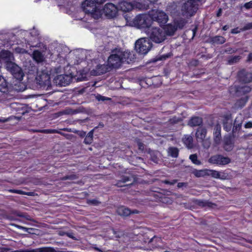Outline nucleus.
I'll return each mask as SVG.
<instances>
[{"mask_svg": "<svg viewBox=\"0 0 252 252\" xmlns=\"http://www.w3.org/2000/svg\"><path fill=\"white\" fill-rule=\"evenodd\" d=\"M251 91V89L250 87L248 86H245L242 88V91L244 93H247L250 92Z\"/></svg>", "mask_w": 252, "mask_h": 252, "instance_id": "54", "label": "nucleus"}, {"mask_svg": "<svg viewBox=\"0 0 252 252\" xmlns=\"http://www.w3.org/2000/svg\"><path fill=\"white\" fill-rule=\"evenodd\" d=\"M15 50L16 52H17L18 53L24 54V53H27V51H26L25 49H24L23 48H20V47L16 48Z\"/></svg>", "mask_w": 252, "mask_h": 252, "instance_id": "48", "label": "nucleus"}, {"mask_svg": "<svg viewBox=\"0 0 252 252\" xmlns=\"http://www.w3.org/2000/svg\"><path fill=\"white\" fill-rule=\"evenodd\" d=\"M221 13H222V10L221 8H220L217 12V16L218 17H220L221 14Z\"/></svg>", "mask_w": 252, "mask_h": 252, "instance_id": "61", "label": "nucleus"}, {"mask_svg": "<svg viewBox=\"0 0 252 252\" xmlns=\"http://www.w3.org/2000/svg\"><path fill=\"white\" fill-rule=\"evenodd\" d=\"M211 42L214 44H221L225 42V39L222 36H215L211 38Z\"/></svg>", "mask_w": 252, "mask_h": 252, "instance_id": "30", "label": "nucleus"}, {"mask_svg": "<svg viewBox=\"0 0 252 252\" xmlns=\"http://www.w3.org/2000/svg\"><path fill=\"white\" fill-rule=\"evenodd\" d=\"M163 182L166 184H169V185H174L176 182H177V180H172V181H169L168 180H164L163 181Z\"/></svg>", "mask_w": 252, "mask_h": 252, "instance_id": "52", "label": "nucleus"}, {"mask_svg": "<svg viewBox=\"0 0 252 252\" xmlns=\"http://www.w3.org/2000/svg\"><path fill=\"white\" fill-rule=\"evenodd\" d=\"M77 178V177L75 174H71L69 175H67L63 178V179L64 180H73Z\"/></svg>", "mask_w": 252, "mask_h": 252, "instance_id": "43", "label": "nucleus"}, {"mask_svg": "<svg viewBox=\"0 0 252 252\" xmlns=\"http://www.w3.org/2000/svg\"><path fill=\"white\" fill-rule=\"evenodd\" d=\"M240 56H229L226 60V64L227 65H233L238 63L241 60Z\"/></svg>", "mask_w": 252, "mask_h": 252, "instance_id": "24", "label": "nucleus"}, {"mask_svg": "<svg viewBox=\"0 0 252 252\" xmlns=\"http://www.w3.org/2000/svg\"><path fill=\"white\" fill-rule=\"evenodd\" d=\"M207 175L216 178L224 180L226 178V175L223 173L220 172L216 170L207 169Z\"/></svg>", "mask_w": 252, "mask_h": 252, "instance_id": "20", "label": "nucleus"}, {"mask_svg": "<svg viewBox=\"0 0 252 252\" xmlns=\"http://www.w3.org/2000/svg\"><path fill=\"white\" fill-rule=\"evenodd\" d=\"M152 43L147 38H141L135 44V49L137 52L142 55L146 54L151 49Z\"/></svg>", "mask_w": 252, "mask_h": 252, "instance_id": "6", "label": "nucleus"}, {"mask_svg": "<svg viewBox=\"0 0 252 252\" xmlns=\"http://www.w3.org/2000/svg\"><path fill=\"white\" fill-rule=\"evenodd\" d=\"M199 142L202 143V147L206 149H208L211 145V141L210 137L205 138Z\"/></svg>", "mask_w": 252, "mask_h": 252, "instance_id": "36", "label": "nucleus"}, {"mask_svg": "<svg viewBox=\"0 0 252 252\" xmlns=\"http://www.w3.org/2000/svg\"><path fill=\"white\" fill-rule=\"evenodd\" d=\"M189 158L191 160L192 162L196 165H200L201 162L198 159L197 156L196 154H192L189 156Z\"/></svg>", "mask_w": 252, "mask_h": 252, "instance_id": "39", "label": "nucleus"}, {"mask_svg": "<svg viewBox=\"0 0 252 252\" xmlns=\"http://www.w3.org/2000/svg\"><path fill=\"white\" fill-rule=\"evenodd\" d=\"M117 212L121 216L127 217L130 214H138L139 212L137 210H131L125 206H121L118 208Z\"/></svg>", "mask_w": 252, "mask_h": 252, "instance_id": "17", "label": "nucleus"}, {"mask_svg": "<svg viewBox=\"0 0 252 252\" xmlns=\"http://www.w3.org/2000/svg\"><path fill=\"white\" fill-rule=\"evenodd\" d=\"M207 133V129L204 127H198L195 133V137L198 142L203 140L206 138V135Z\"/></svg>", "mask_w": 252, "mask_h": 252, "instance_id": "18", "label": "nucleus"}, {"mask_svg": "<svg viewBox=\"0 0 252 252\" xmlns=\"http://www.w3.org/2000/svg\"><path fill=\"white\" fill-rule=\"evenodd\" d=\"M8 83L4 77L0 75V92L5 93L7 91Z\"/></svg>", "mask_w": 252, "mask_h": 252, "instance_id": "29", "label": "nucleus"}, {"mask_svg": "<svg viewBox=\"0 0 252 252\" xmlns=\"http://www.w3.org/2000/svg\"><path fill=\"white\" fill-rule=\"evenodd\" d=\"M144 0H133V5L134 6H135L136 8H138L139 9H142L143 7V6L142 5V3Z\"/></svg>", "mask_w": 252, "mask_h": 252, "instance_id": "42", "label": "nucleus"}, {"mask_svg": "<svg viewBox=\"0 0 252 252\" xmlns=\"http://www.w3.org/2000/svg\"><path fill=\"white\" fill-rule=\"evenodd\" d=\"M247 100H248L247 96H245L244 97L241 98L240 99H239V100H238L236 102V103H235V106L236 107L241 108L245 105Z\"/></svg>", "mask_w": 252, "mask_h": 252, "instance_id": "38", "label": "nucleus"}, {"mask_svg": "<svg viewBox=\"0 0 252 252\" xmlns=\"http://www.w3.org/2000/svg\"><path fill=\"white\" fill-rule=\"evenodd\" d=\"M248 60L249 61H252V53L249 54L248 56Z\"/></svg>", "mask_w": 252, "mask_h": 252, "instance_id": "62", "label": "nucleus"}, {"mask_svg": "<svg viewBox=\"0 0 252 252\" xmlns=\"http://www.w3.org/2000/svg\"><path fill=\"white\" fill-rule=\"evenodd\" d=\"M236 52H237V49H234L230 47L225 49L224 51V53H228V54H230L235 53Z\"/></svg>", "mask_w": 252, "mask_h": 252, "instance_id": "45", "label": "nucleus"}, {"mask_svg": "<svg viewBox=\"0 0 252 252\" xmlns=\"http://www.w3.org/2000/svg\"><path fill=\"white\" fill-rule=\"evenodd\" d=\"M4 67L7 71L11 73L15 78L20 81L23 79L24 73L22 68L16 64L14 62L8 63Z\"/></svg>", "mask_w": 252, "mask_h": 252, "instance_id": "8", "label": "nucleus"}, {"mask_svg": "<svg viewBox=\"0 0 252 252\" xmlns=\"http://www.w3.org/2000/svg\"><path fill=\"white\" fill-rule=\"evenodd\" d=\"M150 14L152 21H157L159 23L165 24L168 20V15L161 10H152Z\"/></svg>", "mask_w": 252, "mask_h": 252, "instance_id": "9", "label": "nucleus"}, {"mask_svg": "<svg viewBox=\"0 0 252 252\" xmlns=\"http://www.w3.org/2000/svg\"><path fill=\"white\" fill-rule=\"evenodd\" d=\"M131 180V178L128 176H123L122 177L121 180L118 181L117 183L115 184L116 186L119 187H122L126 186V185H123V184L126 183L129 181ZM132 184V183H130L129 184L126 185V186H130Z\"/></svg>", "mask_w": 252, "mask_h": 252, "instance_id": "28", "label": "nucleus"}, {"mask_svg": "<svg viewBox=\"0 0 252 252\" xmlns=\"http://www.w3.org/2000/svg\"><path fill=\"white\" fill-rule=\"evenodd\" d=\"M168 154L173 158H177L179 155V150L176 147H170L168 150Z\"/></svg>", "mask_w": 252, "mask_h": 252, "instance_id": "34", "label": "nucleus"}, {"mask_svg": "<svg viewBox=\"0 0 252 252\" xmlns=\"http://www.w3.org/2000/svg\"><path fill=\"white\" fill-rule=\"evenodd\" d=\"M105 1V0H93L94 2L99 4L103 3Z\"/></svg>", "mask_w": 252, "mask_h": 252, "instance_id": "58", "label": "nucleus"}, {"mask_svg": "<svg viewBox=\"0 0 252 252\" xmlns=\"http://www.w3.org/2000/svg\"><path fill=\"white\" fill-rule=\"evenodd\" d=\"M33 59L38 63L42 62L44 60L42 54L38 50H35L33 53Z\"/></svg>", "mask_w": 252, "mask_h": 252, "instance_id": "31", "label": "nucleus"}, {"mask_svg": "<svg viewBox=\"0 0 252 252\" xmlns=\"http://www.w3.org/2000/svg\"><path fill=\"white\" fill-rule=\"evenodd\" d=\"M221 126L220 124H216L213 131V141L215 146L219 145L221 141Z\"/></svg>", "mask_w": 252, "mask_h": 252, "instance_id": "15", "label": "nucleus"}, {"mask_svg": "<svg viewBox=\"0 0 252 252\" xmlns=\"http://www.w3.org/2000/svg\"><path fill=\"white\" fill-rule=\"evenodd\" d=\"M151 16L147 14H140L133 20V24L138 28L149 27L152 24Z\"/></svg>", "mask_w": 252, "mask_h": 252, "instance_id": "7", "label": "nucleus"}, {"mask_svg": "<svg viewBox=\"0 0 252 252\" xmlns=\"http://www.w3.org/2000/svg\"><path fill=\"white\" fill-rule=\"evenodd\" d=\"M137 145L138 146V148L140 150L143 151L144 149V145L143 143L141 142L139 140L137 141Z\"/></svg>", "mask_w": 252, "mask_h": 252, "instance_id": "53", "label": "nucleus"}, {"mask_svg": "<svg viewBox=\"0 0 252 252\" xmlns=\"http://www.w3.org/2000/svg\"><path fill=\"white\" fill-rule=\"evenodd\" d=\"M181 121V119H180L179 118L175 117L170 119L169 121V123L172 124H177Z\"/></svg>", "mask_w": 252, "mask_h": 252, "instance_id": "44", "label": "nucleus"}, {"mask_svg": "<svg viewBox=\"0 0 252 252\" xmlns=\"http://www.w3.org/2000/svg\"><path fill=\"white\" fill-rule=\"evenodd\" d=\"M187 18H177L174 19L173 23L177 27V29H182L188 23Z\"/></svg>", "mask_w": 252, "mask_h": 252, "instance_id": "22", "label": "nucleus"}, {"mask_svg": "<svg viewBox=\"0 0 252 252\" xmlns=\"http://www.w3.org/2000/svg\"><path fill=\"white\" fill-rule=\"evenodd\" d=\"M245 127L246 128H252V122L249 121L245 124Z\"/></svg>", "mask_w": 252, "mask_h": 252, "instance_id": "55", "label": "nucleus"}, {"mask_svg": "<svg viewBox=\"0 0 252 252\" xmlns=\"http://www.w3.org/2000/svg\"><path fill=\"white\" fill-rule=\"evenodd\" d=\"M234 144L230 139H227L225 141L224 149L225 151L229 152L233 148Z\"/></svg>", "mask_w": 252, "mask_h": 252, "instance_id": "35", "label": "nucleus"}, {"mask_svg": "<svg viewBox=\"0 0 252 252\" xmlns=\"http://www.w3.org/2000/svg\"><path fill=\"white\" fill-rule=\"evenodd\" d=\"M91 52L90 51H82L81 52V54L82 55H85L86 56V59L87 60H91V59H89V57L88 56H90V54H91Z\"/></svg>", "mask_w": 252, "mask_h": 252, "instance_id": "47", "label": "nucleus"}, {"mask_svg": "<svg viewBox=\"0 0 252 252\" xmlns=\"http://www.w3.org/2000/svg\"><path fill=\"white\" fill-rule=\"evenodd\" d=\"M234 127L233 129V131L235 132V130H237L238 128H240L242 125V122L241 120H239V117H236L234 124Z\"/></svg>", "mask_w": 252, "mask_h": 252, "instance_id": "40", "label": "nucleus"}, {"mask_svg": "<svg viewBox=\"0 0 252 252\" xmlns=\"http://www.w3.org/2000/svg\"><path fill=\"white\" fill-rule=\"evenodd\" d=\"M95 98L98 101H105L106 100H111V98L110 97H106L104 96H102L99 94H97L94 95Z\"/></svg>", "mask_w": 252, "mask_h": 252, "instance_id": "41", "label": "nucleus"}, {"mask_svg": "<svg viewBox=\"0 0 252 252\" xmlns=\"http://www.w3.org/2000/svg\"><path fill=\"white\" fill-rule=\"evenodd\" d=\"M199 0H188L181 7V15L186 18L192 16L197 10V2Z\"/></svg>", "mask_w": 252, "mask_h": 252, "instance_id": "2", "label": "nucleus"}, {"mask_svg": "<svg viewBox=\"0 0 252 252\" xmlns=\"http://www.w3.org/2000/svg\"><path fill=\"white\" fill-rule=\"evenodd\" d=\"M183 141L189 149H191L193 147V138L191 135H185L183 138Z\"/></svg>", "mask_w": 252, "mask_h": 252, "instance_id": "25", "label": "nucleus"}, {"mask_svg": "<svg viewBox=\"0 0 252 252\" xmlns=\"http://www.w3.org/2000/svg\"><path fill=\"white\" fill-rule=\"evenodd\" d=\"M185 185H186V184L185 183H179L177 185V187L178 188H180Z\"/></svg>", "mask_w": 252, "mask_h": 252, "instance_id": "60", "label": "nucleus"}, {"mask_svg": "<svg viewBox=\"0 0 252 252\" xmlns=\"http://www.w3.org/2000/svg\"><path fill=\"white\" fill-rule=\"evenodd\" d=\"M119 7L123 11L126 12L132 9L134 5L130 2L126 1H122L119 3Z\"/></svg>", "mask_w": 252, "mask_h": 252, "instance_id": "23", "label": "nucleus"}, {"mask_svg": "<svg viewBox=\"0 0 252 252\" xmlns=\"http://www.w3.org/2000/svg\"><path fill=\"white\" fill-rule=\"evenodd\" d=\"M78 134L81 136V137H84L85 135H86V132L83 131H79V133H78Z\"/></svg>", "mask_w": 252, "mask_h": 252, "instance_id": "59", "label": "nucleus"}, {"mask_svg": "<svg viewBox=\"0 0 252 252\" xmlns=\"http://www.w3.org/2000/svg\"><path fill=\"white\" fill-rule=\"evenodd\" d=\"M85 76L83 75L81 77H71L69 75L62 74L57 76L54 79L55 83L57 85L60 86H65L70 84L72 80L76 81H82L85 80Z\"/></svg>", "mask_w": 252, "mask_h": 252, "instance_id": "5", "label": "nucleus"}, {"mask_svg": "<svg viewBox=\"0 0 252 252\" xmlns=\"http://www.w3.org/2000/svg\"><path fill=\"white\" fill-rule=\"evenodd\" d=\"M35 80L40 87L47 89L51 86L50 72L47 68L38 72Z\"/></svg>", "mask_w": 252, "mask_h": 252, "instance_id": "4", "label": "nucleus"}, {"mask_svg": "<svg viewBox=\"0 0 252 252\" xmlns=\"http://www.w3.org/2000/svg\"><path fill=\"white\" fill-rule=\"evenodd\" d=\"M8 191L11 193H15L19 194H24L25 193V191L19 189H10L8 190Z\"/></svg>", "mask_w": 252, "mask_h": 252, "instance_id": "46", "label": "nucleus"}, {"mask_svg": "<svg viewBox=\"0 0 252 252\" xmlns=\"http://www.w3.org/2000/svg\"><path fill=\"white\" fill-rule=\"evenodd\" d=\"M203 123V120L199 117H192L189 121L188 125L191 127L200 126Z\"/></svg>", "mask_w": 252, "mask_h": 252, "instance_id": "21", "label": "nucleus"}, {"mask_svg": "<svg viewBox=\"0 0 252 252\" xmlns=\"http://www.w3.org/2000/svg\"><path fill=\"white\" fill-rule=\"evenodd\" d=\"M163 30L164 32H165L166 36H172L174 35L177 30V27L175 26L173 22L165 25Z\"/></svg>", "mask_w": 252, "mask_h": 252, "instance_id": "19", "label": "nucleus"}, {"mask_svg": "<svg viewBox=\"0 0 252 252\" xmlns=\"http://www.w3.org/2000/svg\"><path fill=\"white\" fill-rule=\"evenodd\" d=\"M97 127H95L94 129L91 130L86 135L84 142L86 144H90L92 143L93 140V134L95 128H96Z\"/></svg>", "mask_w": 252, "mask_h": 252, "instance_id": "32", "label": "nucleus"}, {"mask_svg": "<svg viewBox=\"0 0 252 252\" xmlns=\"http://www.w3.org/2000/svg\"><path fill=\"white\" fill-rule=\"evenodd\" d=\"M121 57L117 50L113 51L108 59V65L113 68L119 67L122 63Z\"/></svg>", "mask_w": 252, "mask_h": 252, "instance_id": "10", "label": "nucleus"}, {"mask_svg": "<svg viewBox=\"0 0 252 252\" xmlns=\"http://www.w3.org/2000/svg\"><path fill=\"white\" fill-rule=\"evenodd\" d=\"M0 59L4 62V66L8 63H12L15 58L12 53L8 50H2L0 53Z\"/></svg>", "mask_w": 252, "mask_h": 252, "instance_id": "14", "label": "nucleus"}, {"mask_svg": "<svg viewBox=\"0 0 252 252\" xmlns=\"http://www.w3.org/2000/svg\"><path fill=\"white\" fill-rule=\"evenodd\" d=\"M229 28V26H227V25H225L222 28V30H224V31H226L227 30H228Z\"/></svg>", "mask_w": 252, "mask_h": 252, "instance_id": "64", "label": "nucleus"}, {"mask_svg": "<svg viewBox=\"0 0 252 252\" xmlns=\"http://www.w3.org/2000/svg\"><path fill=\"white\" fill-rule=\"evenodd\" d=\"M244 7L246 8L247 9H249L252 8V0L248 2H246L244 5Z\"/></svg>", "mask_w": 252, "mask_h": 252, "instance_id": "50", "label": "nucleus"}, {"mask_svg": "<svg viewBox=\"0 0 252 252\" xmlns=\"http://www.w3.org/2000/svg\"><path fill=\"white\" fill-rule=\"evenodd\" d=\"M167 11L173 16L177 15L178 9L176 3H169L167 7Z\"/></svg>", "mask_w": 252, "mask_h": 252, "instance_id": "26", "label": "nucleus"}, {"mask_svg": "<svg viewBox=\"0 0 252 252\" xmlns=\"http://www.w3.org/2000/svg\"><path fill=\"white\" fill-rule=\"evenodd\" d=\"M208 161L211 164L223 165L230 163V159L220 155H216L211 157Z\"/></svg>", "mask_w": 252, "mask_h": 252, "instance_id": "11", "label": "nucleus"}, {"mask_svg": "<svg viewBox=\"0 0 252 252\" xmlns=\"http://www.w3.org/2000/svg\"><path fill=\"white\" fill-rule=\"evenodd\" d=\"M94 1L92 0H85L82 3V8L83 11L94 19L97 20L101 17V10L96 7Z\"/></svg>", "mask_w": 252, "mask_h": 252, "instance_id": "1", "label": "nucleus"}, {"mask_svg": "<svg viewBox=\"0 0 252 252\" xmlns=\"http://www.w3.org/2000/svg\"><path fill=\"white\" fill-rule=\"evenodd\" d=\"M148 34L151 40L156 43H160L164 41L166 38V34L163 29L152 27L148 29Z\"/></svg>", "mask_w": 252, "mask_h": 252, "instance_id": "3", "label": "nucleus"}, {"mask_svg": "<svg viewBox=\"0 0 252 252\" xmlns=\"http://www.w3.org/2000/svg\"><path fill=\"white\" fill-rule=\"evenodd\" d=\"M103 11L106 17L112 18L117 15L118 8L112 3H107L105 5Z\"/></svg>", "mask_w": 252, "mask_h": 252, "instance_id": "12", "label": "nucleus"}, {"mask_svg": "<svg viewBox=\"0 0 252 252\" xmlns=\"http://www.w3.org/2000/svg\"><path fill=\"white\" fill-rule=\"evenodd\" d=\"M192 173L196 177H203L205 175H207V174H207V169L200 170H197L196 169H195L192 171Z\"/></svg>", "mask_w": 252, "mask_h": 252, "instance_id": "37", "label": "nucleus"}, {"mask_svg": "<svg viewBox=\"0 0 252 252\" xmlns=\"http://www.w3.org/2000/svg\"><path fill=\"white\" fill-rule=\"evenodd\" d=\"M44 131L48 133H58L57 130H56L55 129H46V130H44Z\"/></svg>", "mask_w": 252, "mask_h": 252, "instance_id": "56", "label": "nucleus"}, {"mask_svg": "<svg viewBox=\"0 0 252 252\" xmlns=\"http://www.w3.org/2000/svg\"><path fill=\"white\" fill-rule=\"evenodd\" d=\"M196 204L200 206V207H213L214 206H216V205L214 203H212L211 202L208 201H202V200H197L196 201Z\"/></svg>", "mask_w": 252, "mask_h": 252, "instance_id": "33", "label": "nucleus"}, {"mask_svg": "<svg viewBox=\"0 0 252 252\" xmlns=\"http://www.w3.org/2000/svg\"><path fill=\"white\" fill-rule=\"evenodd\" d=\"M169 57V56L168 54L160 56L157 58L156 61L164 60L167 59Z\"/></svg>", "mask_w": 252, "mask_h": 252, "instance_id": "49", "label": "nucleus"}, {"mask_svg": "<svg viewBox=\"0 0 252 252\" xmlns=\"http://www.w3.org/2000/svg\"><path fill=\"white\" fill-rule=\"evenodd\" d=\"M238 77L240 81L245 83H249L252 81V73L243 69L238 73Z\"/></svg>", "mask_w": 252, "mask_h": 252, "instance_id": "16", "label": "nucleus"}, {"mask_svg": "<svg viewBox=\"0 0 252 252\" xmlns=\"http://www.w3.org/2000/svg\"><path fill=\"white\" fill-rule=\"evenodd\" d=\"M42 252H55V250L52 249H44Z\"/></svg>", "mask_w": 252, "mask_h": 252, "instance_id": "57", "label": "nucleus"}, {"mask_svg": "<svg viewBox=\"0 0 252 252\" xmlns=\"http://www.w3.org/2000/svg\"><path fill=\"white\" fill-rule=\"evenodd\" d=\"M243 29L244 30H249L250 29H252V22L246 24L244 26Z\"/></svg>", "mask_w": 252, "mask_h": 252, "instance_id": "51", "label": "nucleus"}, {"mask_svg": "<svg viewBox=\"0 0 252 252\" xmlns=\"http://www.w3.org/2000/svg\"><path fill=\"white\" fill-rule=\"evenodd\" d=\"M117 51L123 63H130L135 59V55L133 54L132 52L129 51H123L120 50H117Z\"/></svg>", "mask_w": 252, "mask_h": 252, "instance_id": "13", "label": "nucleus"}, {"mask_svg": "<svg viewBox=\"0 0 252 252\" xmlns=\"http://www.w3.org/2000/svg\"><path fill=\"white\" fill-rule=\"evenodd\" d=\"M90 202L93 204H96L98 203V201L94 199L91 200Z\"/></svg>", "mask_w": 252, "mask_h": 252, "instance_id": "63", "label": "nucleus"}, {"mask_svg": "<svg viewBox=\"0 0 252 252\" xmlns=\"http://www.w3.org/2000/svg\"><path fill=\"white\" fill-rule=\"evenodd\" d=\"M109 71V69L104 64L98 65L94 73L93 74L95 75H99Z\"/></svg>", "mask_w": 252, "mask_h": 252, "instance_id": "27", "label": "nucleus"}]
</instances>
